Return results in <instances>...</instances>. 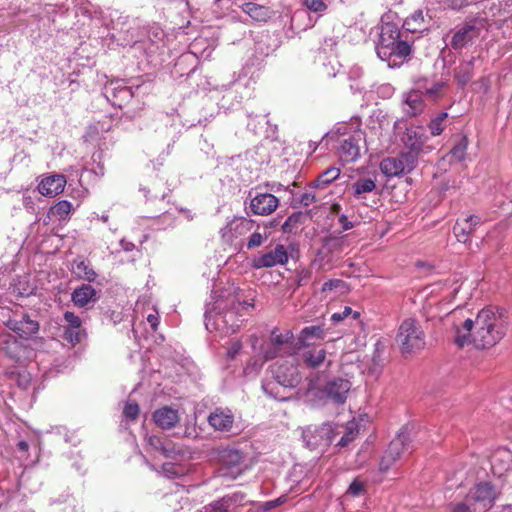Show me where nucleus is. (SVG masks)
<instances>
[{
    "instance_id": "obj_1",
    "label": "nucleus",
    "mask_w": 512,
    "mask_h": 512,
    "mask_svg": "<svg viewBox=\"0 0 512 512\" xmlns=\"http://www.w3.org/2000/svg\"><path fill=\"white\" fill-rule=\"evenodd\" d=\"M506 330L507 321L503 312L483 308L475 320L468 318L455 326L454 343L460 348L473 344L477 349H487L500 342Z\"/></svg>"
},
{
    "instance_id": "obj_2",
    "label": "nucleus",
    "mask_w": 512,
    "mask_h": 512,
    "mask_svg": "<svg viewBox=\"0 0 512 512\" xmlns=\"http://www.w3.org/2000/svg\"><path fill=\"white\" fill-rule=\"evenodd\" d=\"M396 341L402 354H410L425 346V333L415 318H406L399 326Z\"/></svg>"
},
{
    "instance_id": "obj_3",
    "label": "nucleus",
    "mask_w": 512,
    "mask_h": 512,
    "mask_svg": "<svg viewBox=\"0 0 512 512\" xmlns=\"http://www.w3.org/2000/svg\"><path fill=\"white\" fill-rule=\"evenodd\" d=\"M484 25L480 20H471L461 26H457L445 38L453 50L461 51L472 46L481 36Z\"/></svg>"
},
{
    "instance_id": "obj_4",
    "label": "nucleus",
    "mask_w": 512,
    "mask_h": 512,
    "mask_svg": "<svg viewBox=\"0 0 512 512\" xmlns=\"http://www.w3.org/2000/svg\"><path fill=\"white\" fill-rule=\"evenodd\" d=\"M216 458L220 464L221 476L237 478L246 470V456L240 449L234 447L218 448Z\"/></svg>"
},
{
    "instance_id": "obj_5",
    "label": "nucleus",
    "mask_w": 512,
    "mask_h": 512,
    "mask_svg": "<svg viewBox=\"0 0 512 512\" xmlns=\"http://www.w3.org/2000/svg\"><path fill=\"white\" fill-rule=\"evenodd\" d=\"M112 21L121 31L130 34V38L127 39L128 42L137 43L143 41L144 37L149 38L152 42H156L157 40H161L164 34L157 26L141 28L138 19L130 20L128 16L119 15L116 20L113 19Z\"/></svg>"
},
{
    "instance_id": "obj_6",
    "label": "nucleus",
    "mask_w": 512,
    "mask_h": 512,
    "mask_svg": "<svg viewBox=\"0 0 512 512\" xmlns=\"http://www.w3.org/2000/svg\"><path fill=\"white\" fill-rule=\"evenodd\" d=\"M417 164L414 155L401 152L396 157L383 158L380 162V170L386 177L393 178L412 172Z\"/></svg>"
},
{
    "instance_id": "obj_7",
    "label": "nucleus",
    "mask_w": 512,
    "mask_h": 512,
    "mask_svg": "<svg viewBox=\"0 0 512 512\" xmlns=\"http://www.w3.org/2000/svg\"><path fill=\"white\" fill-rule=\"evenodd\" d=\"M339 433V431H334V427L331 424L325 423L319 427L306 428L302 433V438L305 445L309 449L314 450L320 447L329 446L334 441L335 436Z\"/></svg>"
},
{
    "instance_id": "obj_8",
    "label": "nucleus",
    "mask_w": 512,
    "mask_h": 512,
    "mask_svg": "<svg viewBox=\"0 0 512 512\" xmlns=\"http://www.w3.org/2000/svg\"><path fill=\"white\" fill-rule=\"evenodd\" d=\"M495 498L494 486L489 482H481L468 492L465 501L473 506L475 512H484L492 506Z\"/></svg>"
},
{
    "instance_id": "obj_9",
    "label": "nucleus",
    "mask_w": 512,
    "mask_h": 512,
    "mask_svg": "<svg viewBox=\"0 0 512 512\" xmlns=\"http://www.w3.org/2000/svg\"><path fill=\"white\" fill-rule=\"evenodd\" d=\"M271 373L273 380L282 386L283 391L296 387L301 380L298 367L288 361L275 363Z\"/></svg>"
},
{
    "instance_id": "obj_10",
    "label": "nucleus",
    "mask_w": 512,
    "mask_h": 512,
    "mask_svg": "<svg viewBox=\"0 0 512 512\" xmlns=\"http://www.w3.org/2000/svg\"><path fill=\"white\" fill-rule=\"evenodd\" d=\"M410 444L409 435L405 431H401L390 442L388 449L381 458L379 469L381 472H386L390 467L400 459L402 453L408 449Z\"/></svg>"
},
{
    "instance_id": "obj_11",
    "label": "nucleus",
    "mask_w": 512,
    "mask_h": 512,
    "mask_svg": "<svg viewBox=\"0 0 512 512\" xmlns=\"http://www.w3.org/2000/svg\"><path fill=\"white\" fill-rule=\"evenodd\" d=\"M350 389L351 383L349 380L335 377L328 380L319 391L327 401L340 405L346 402Z\"/></svg>"
},
{
    "instance_id": "obj_12",
    "label": "nucleus",
    "mask_w": 512,
    "mask_h": 512,
    "mask_svg": "<svg viewBox=\"0 0 512 512\" xmlns=\"http://www.w3.org/2000/svg\"><path fill=\"white\" fill-rule=\"evenodd\" d=\"M249 210L254 215L266 216L273 213L279 205L276 196L268 192L250 191Z\"/></svg>"
},
{
    "instance_id": "obj_13",
    "label": "nucleus",
    "mask_w": 512,
    "mask_h": 512,
    "mask_svg": "<svg viewBox=\"0 0 512 512\" xmlns=\"http://www.w3.org/2000/svg\"><path fill=\"white\" fill-rule=\"evenodd\" d=\"M288 252L284 245L277 244L273 249L259 253L252 259L255 269L271 268L276 265H285L288 262Z\"/></svg>"
},
{
    "instance_id": "obj_14",
    "label": "nucleus",
    "mask_w": 512,
    "mask_h": 512,
    "mask_svg": "<svg viewBox=\"0 0 512 512\" xmlns=\"http://www.w3.org/2000/svg\"><path fill=\"white\" fill-rule=\"evenodd\" d=\"M205 320L207 330H217L225 335L237 332L241 325V320H239L232 311L216 314L212 322L210 317L205 314Z\"/></svg>"
},
{
    "instance_id": "obj_15",
    "label": "nucleus",
    "mask_w": 512,
    "mask_h": 512,
    "mask_svg": "<svg viewBox=\"0 0 512 512\" xmlns=\"http://www.w3.org/2000/svg\"><path fill=\"white\" fill-rule=\"evenodd\" d=\"M427 140L428 136L422 126L411 125L407 127L402 138L404 146L409 149L405 153L414 155L415 160L418 162L419 155Z\"/></svg>"
},
{
    "instance_id": "obj_16",
    "label": "nucleus",
    "mask_w": 512,
    "mask_h": 512,
    "mask_svg": "<svg viewBox=\"0 0 512 512\" xmlns=\"http://www.w3.org/2000/svg\"><path fill=\"white\" fill-rule=\"evenodd\" d=\"M6 326L22 339H29L37 334L40 329L39 322L28 314H22L20 319L12 318L6 322Z\"/></svg>"
},
{
    "instance_id": "obj_17",
    "label": "nucleus",
    "mask_w": 512,
    "mask_h": 512,
    "mask_svg": "<svg viewBox=\"0 0 512 512\" xmlns=\"http://www.w3.org/2000/svg\"><path fill=\"white\" fill-rule=\"evenodd\" d=\"M245 495L242 492H234L223 496L203 508V512H235L244 504Z\"/></svg>"
},
{
    "instance_id": "obj_18",
    "label": "nucleus",
    "mask_w": 512,
    "mask_h": 512,
    "mask_svg": "<svg viewBox=\"0 0 512 512\" xmlns=\"http://www.w3.org/2000/svg\"><path fill=\"white\" fill-rule=\"evenodd\" d=\"M411 52V46L405 40H400L394 47L378 52V57L386 61L389 67H396L403 63Z\"/></svg>"
},
{
    "instance_id": "obj_19",
    "label": "nucleus",
    "mask_w": 512,
    "mask_h": 512,
    "mask_svg": "<svg viewBox=\"0 0 512 512\" xmlns=\"http://www.w3.org/2000/svg\"><path fill=\"white\" fill-rule=\"evenodd\" d=\"M209 425L216 431L230 432L234 423V414L228 408H215L208 416Z\"/></svg>"
},
{
    "instance_id": "obj_20",
    "label": "nucleus",
    "mask_w": 512,
    "mask_h": 512,
    "mask_svg": "<svg viewBox=\"0 0 512 512\" xmlns=\"http://www.w3.org/2000/svg\"><path fill=\"white\" fill-rule=\"evenodd\" d=\"M64 326L63 338L71 344L79 343L83 335L82 321L75 313L66 311L64 313Z\"/></svg>"
},
{
    "instance_id": "obj_21",
    "label": "nucleus",
    "mask_w": 512,
    "mask_h": 512,
    "mask_svg": "<svg viewBox=\"0 0 512 512\" xmlns=\"http://www.w3.org/2000/svg\"><path fill=\"white\" fill-rule=\"evenodd\" d=\"M293 334L290 330H286L281 333L278 328H275L271 332L270 345L271 347L264 350V357L267 360L277 357L282 347L291 342Z\"/></svg>"
},
{
    "instance_id": "obj_22",
    "label": "nucleus",
    "mask_w": 512,
    "mask_h": 512,
    "mask_svg": "<svg viewBox=\"0 0 512 512\" xmlns=\"http://www.w3.org/2000/svg\"><path fill=\"white\" fill-rule=\"evenodd\" d=\"M425 109L423 96L417 91H408L402 95V110L409 117L420 115Z\"/></svg>"
},
{
    "instance_id": "obj_23",
    "label": "nucleus",
    "mask_w": 512,
    "mask_h": 512,
    "mask_svg": "<svg viewBox=\"0 0 512 512\" xmlns=\"http://www.w3.org/2000/svg\"><path fill=\"white\" fill-rule=\"evenodd\" d=\"M66 185V179L61 174H53L41 180L38 185L40 194L48 197H54L63 192Z\"/></svg>"
},
{
    "instance_id": "obj_24",
    "label": "nucleus",
    "mask_w": 512,
    "mask_h": 512,
    "mask_svg": "<svg viewBox=\"0 0 512 512\" xmlns=\"http://www.w3.org/2000/svg\"><path fill=\"white\" fill-rule=\"evenodd\" d=\"M360 136H349L340 141L338 153L343 162L351 163L356 161L360 156L359 147Z\"/></svg>"
},
{
    "instance_id": "obj_25",
    "label": "nucleus",
    "mask_w": 512,
    "mask_h": 512,
    "mask_svg": "<svg viewBox=\"0 0 512 512\" xmlns=\"http://www.w3.org/2000/svg\"><path fill=\"white\" fill-rule=\"evenodd\" d=\"M71 299L75 306L82 308L97 302L99 295L90 284H82L72 292Z\"/></svg>"
},
{
    "instance_id": "obj_26",
    "label": "nucleus",
    "mask_w": 512,
    "mask_h": 512,
    "mask_svg": "<svg viewBox=\"0 0 512 512\" xmlns=\"http://www.w3.org/2000/svg\"><path fill=\"white\" fill-rule=\"evenodd\" d=\"M153 420L162 429H171L179 422L178 411L170 407H162L153 413Z\"/></svg>"
},
{
    "instance_id": "obj_27",
    "label": "nucleus",
    "mask_w": 512,
    "mask_h": 512,
    "mask_svg": "<svg viewBox=\"0 0 512 512\" xmlns=\"http://www.w3.org/2000/svg\"><path fill=\"white\" fill-rule=\"evenodd\" d=\"M71 272L77 279L94 282L97 278V273L92 268L89 261L82 257L73 260L71 264Z\"/></svg>"
},
{
    "instance_id": "obj_28",
    "label": "nucleus",
    "mask_w": 512,
    "mask_h": 512,
    "mask_svg": "<svg viewBox=\"0 0 512 512\" xmlns=\"http://www.w3.org/2000/svg\"><path fill=\"white\" fill-rule=\"evenodd\" d=\"M254 226V221L251 219H247L244 217L235 218L232 222H230L225 228L221 230L222 237H227V234L230 233V237H239L244 235L245 233L252 230Z\"/></svg>"
},
{
    "instance_id": "obj_29",
    "label": "nucleus",
    "mask_w": 512,
    "mask_h": 512,
    "mask_svg": "<svg viewBox=\"0 0 512 512\" xmlns=\"http://www.w3.org/2000/svg\"><path fill=\"white\" fill-rule=\"evenodd\" d=\"M476 57L472 56L469 60H463L454 69V78L461 87L466 86L474 75V63Z\"/></svg>"
},
{
    "instance_id": "obj_30",
    "label": "nucleus",
    "mask_w": 512,
    "mask_h": 512,
    "mask_svg": "<svg viewBox=\"0 0 512 512\" xmlns=\"http://www.w3.org/2000/svg\"><path fill=\"white\" fill-rule=\"evenodd\" d=\"M400 30L393 23H386L381 26L379 41L376 46V52H381L388 48L390 43L397 38H400Z\"/></svg>"
},
{
    "instance_id": "obj_31",
    "label": "nucleus",
    "mask_w": 512,
    "mask_h": 512,
    "mask_svg": "<svg viewBox=\"0 0 512 512\" xmlns=\"http://www.w3.org/2000/svg\"><path fill=\"white\" fill-rule=\"evenodd\" d=\"M326 335L325 329L321 325H312L304 327L298 337V341L303 346H310L316 340L324 339Z\"/></svg>"
},
{
    "instance_id": "obj_32",
    "label": "nucleus",
    "mask_w": 512,
    "mask_h": 512,
    "mask_svg": "<svg viewBox=\"0 0 512 512\" xmlns=\"http://www.w3.org/2000/svg\"><path fill=\"white\" fill-rule=\"evenodd\" d=\"M340 169L337 167H329L325 171H323L317 179L312 181L309 184L310 189H325L329 186L333 181H335L340 176Z\"/></svg>"
},
{
    "instance_id": "obj_33",
    "label": "nucleus",
    "mask_w": 512,
    "mask_h": 512,
    "mask_svg": "<svg viewBox=\"0 0 512 512\" xmlns=\"http://www.w3.org/2000/svg\"><path fill=\"white\" fill-rule=\"evenodd\" d=\"M242 10L255 21L265 22L270 18V9L268 7L253 2L244 3Z\"/></svg>"
},
{
    "instance_id": "obj_34",
    "label": "nucleus",
    "mask_w": 512,
    "mask_h": 512,
    "mask_svg": "<svg viewBox=\"0 0 512 512\" xmlns=\"http://www.w3.org/2000/svg\"><path fill=\"white\" fill-rule=\"evenodd\" d=\"M406 31L416 33L426 29L424 14L422 10H416L413 14L406 18L403 23Z\"/></svg>"
},
{
    "instance_id": "obj_35",
    "label": "nucleus",
    "mask_w": 512,
    "mask_h": 512,
    "mask_svg": "<svg viewBox=\"0 0 512 512\" xmlns=\"http://www.w3.org/2000/svg\"><path fill=\"white\" fill-rule=\"evenodd\" d=\"M262 389L266 395L278 401H286L290 398V395L287 394V390L283 391L282 386L274 380L264 381L262 383Z\"/></svg>"
},
{
    "instance_id": "obj_36",
    "label": "nucleus",
    "mask_w": 512,
    "mask_h": 512,
    "mask_svg": "<svg viewBox=\"0 0 512 512\" xmlns=\"http://www.w3.org/2000/svg\"><path fill=\"white\" fill-rule=\"evenodd\" d=\"M353 196L361 199L364 194L372 192L376 188V182L371 178H359L352 185Z\"/></svg>"
},
{
    "instance_id": "obj_37",
    "label": "nucleus",
    "mask_w": 512,
    "mask_h": 512,
    "mask_svg": "<svg viewBox=\"0 0 512 512\" xmlns=\"http://www.w3.org/2000/svg\"><path fill=\"white\" fill-rule=\"evenodd\" d=\"M188 469L185 465L175 462H166L161 466V473L168 479L184 476Z\"/></svg>"
},
{
    "instance_id": "obj_38",
    "label": "nucleus",
    "mask_w": 512,
    "mask_h": 512,
    "mask_svg": "<svg viewBox=\"0 0 512 512\" xmlns=\"http://www.w3.org/2000/svg\"><path fill=\"white\" fill-rule=\"evenodd\" d=\"M326 351L324 349H312L303 353L304 362L312 367H319L325 360Z\"/></svg>"
},
{
    "instance_id": "obj_39",
    "label": "nucleus",
    "mask_w": 512,
    "mask_h": 512,
    "mask_svg": "<svg viewBox=\"0 0 512 512\" xmlns=\"http://www.w3.org/2000/svg\"><path fill=\"white\" fill-rule=\"evenodd\" d=\"M307 219V214L302 211L292 213L283 223L282 231L284 233H292L300 224Z\"/></svg>"
},
{
    "instance_id": "obj_40",
    "label": "nucleus",
    "mask_w": 512,
    "mask_h": 512,
    "mask_svg": "<svg viewBox=\"0 0 512 512\" xmlns=\"http://www.w3.org/2000/svg\"><path fill=\"white\" fill-rule=\"evenodd\" d=\"M160 453L166 458L178 459L186 454V450L170 440H165Z\"/></svg>"
},
{
    "instance_id": "obj_41",
    "label": "nucleus",
    "mask_w": 512,
    "mask_h": 512,
    "mask_svg": "<svg viewBox=\"0 0 512 512\" xmlns=\"http://www.w3.org/2000/svg\"><path fill=\"white\" fill-rule=\"evenodd\" d=\"M358 435L357 424L354 422H349L348 425L344 428L343 435L337 441L336 446L344 448L347 447Z\"/></svg>"
},
{
    "instance_id": "obj_42",
    "label": "nucleus",
    "mask_w": 512,
    "mask_h": 512,
    "mask_svg": "<svg viewBox=\"0 0 512 512\" xmlns=\"http://www.w3.org/2000/svg\"><path fill=\"white\" fill-rule=\"evenodd\" d=\"M447 117V112H441L430 120L428 128L432 136H439L444 131Z\"/></svg>"
},
{
    "instance_id": "obj_43",
    "label": "nucleus",
    "mask_w": 512,
    "mask_h": 512,
    "mask_svg": "<svg viewBox=\"0 0 512 512\" xmlns=\"http://www.w3.org/2000/svg\"><path fill=\"white\" fill-rule=\"evenodd\" d=\"M132 97L133 92L130 87L121 86L113 89V98L115 99L113 101L114 105H118L119 107H121L123 102L131 100Z\"/></svg>"
},
{
    "instance_id": "obj_44",
    "label": "nucleus",
    "mask_w": 512,
    "mask_h": 512,
    "mask_svg": "<svg viewBox=\"0 0 512 512\" xmlns=\"http://www.w3.org/2000/svg\"><path fill=\"white\" fill-rule=\"evenodd\" d=\"M446 87V82L444 81H433L426 89V93L424 96H426L428 99L432 101H436L443 97L444 95V89Z\"/></svg>"
},
{
    "instance_id": "obj_45",
    "label": "nucleus",
    "mask_w": 512,
    "mask_h": 512,
    "mask_svg": "<svg viewBox=\"0 0 512 512\" xmlns=\"http://www.w3.org/2000/svg\"><path fill=\"white\" fill-rule=\"evenodd\" d=\"M473 232L472 227H468L463 221H457L453 227V233L457 240L461 243H466L469 240L471 233Z\"/></svg>"
},
{
    "instance_id": "obj_46",
    "label": "nucleus",
    "mask_w": 512,
    "mask_h": 512,
    "mask_svg": "<svg viewBox=\"0 0 512 512\" xmlns=\"http://www.w3.org/2000/svg\"><path fill=\"white\" fill-rule=\"evenodd\" d=\"M72 204L69 201L62 200L54 205L50 212L53 216L59 219H65L71 212Z\"/></svg>"
},
{
    "instance_id": "obj_47",
    "label": "nucleus",
    "mask_w": 512,
    "mask_h": 512,
    "mask_svg": "<svg viewBox=\"0 0 512 512\" xmlns=\"http://www.w3.org/2000/svg\"><path fill=\"white\" fill-rule=\"evenodd\" d=\"M468 146V139L466 136H462L456 142V144L451 149L450 153L453 158L461 161L465 158V153Z\"/></svg>"
},
{
    "instance_id": "obj_48",
    "label": "nucleus",
    "mask_w": 512,
    "mask_h": 512,
    "mask_svg": "<svg viewBox=\"0 0 512 512\" xmlns=\"http://www.w3.org/2000/svg\"><path fill=\"white\" fill-rule=\"evenodd\" d=\"M16 343V338L12 334L5 333L0 335V348L3 349L11 358L16 356L14 351L11 349V346L16 345Z\"/></svg>"
},
{
    "instance_id": "obj_49",
    "label": "nucleus",
    "mask_w": 512,
    "mask_h": 512,
    "mask_svg": "<svg viewBox=\"0 0 512 512\" xmlns=\"http://www.w3.org/2000/svg\"><path fill=\"white\" fill-rule=\"evenodd\" d=\"M303 5L311 12L323 13L327 10L326 0H303Z\"/></svg>"
},
{
    "instance_id": "obj_50",
    "label": "nucleus",
    "mask_w": 512,
    "mask_h": 512,
    "mask_svg": "<svg viewBox=\"0 0 512 512\" xmlns=\"http://www.w3.org/2000/svg\"><path fill=\"white\" fill-rule=\"evenodd\" d=\"M248 118L249 121L247 123V128L255 134L259 133L264 126V117L259 115L248 114ZM265 123L267 124L268 121H265Z\"/></svg>"
},
{
    "instance_id": "obj_51",
    "label": "nucleus",
    "mask_w": 512,
    "mask_h": 512,
    "mask_svg": "<svg viewBox=\"0 0 512 512\" xmlns=\"http://www.w3.org/2000/svg\"><path fill=\"white\" fill-rule=\"evenodd\" d=\"M139 412H140V408L136 402H128L124 406L123 416L126 419L135 421L138 418Z\"/></svg>"
},
{
    "instance_id": "obj_52",
    "label": "nucleus",
    "mask_w": 512,
    "mask_h": 512,
    "mask_svg": "<svg viewBox=\"0 0 512 512\" xmlns=\"http://www.w3.org/2000/svg\"><path fill=\"white\" fill-rule=\"evenodd\" d=\"M365 493V484L358 480L354 479L352 483L349 485L346 494L352 497H359Z\"/></svg>"
},
{
    "instance_id": "obj_53",
    "label": "nucleus",
    "mask_w": 512,
    "mask_h": 512,
    "mask_svg": "<svg viewBox=\"0 0 512 512\" xmlns=\"http://www.w3.org/2000/svg\"><path fill=\"white\" fill-rule=\"evenodd\" d=\"M349 315H353V318L357 319V318H359L360 313L353 311L350 307L346 306L342 312L333 313L331 316V321L334 324H337V323L341 322L342 320H344Z\"/></svg>"
},
{
    "instance_id": "obj_54",
    "label": "nucleus",
    "mask_w": 512,
    "mask_h": 512,
    "mask_svg": "<svg viewBox=\"0 0 512 512\" xmlns=\"http://www.w3.org/2000/svg\"><path fill=\"white\" fill-rule=\"evenodd\" d=\"M314 189H310L309 187L307 188V190L300 195V197L294 201H296L299 205H302V206H309L310 204L312 203H315L318 198L316 196V194L313 192Z\"/></svg>"
},
{
    "instance_id": "obj_55",
    "label": "nucleus",
    "mask_w": 512,
    "mask_h": 512,
    "mask_svg": "<svg viewBox=\"0 0 512 512\" xmlns=\"http://www.w3.org/2000/svg\"><path fill=\"white\" fill-rule=\"evenodd\" d=\"M266 239H267L266 235H262L259 232H254V233L251 234V236L248 239L247 248L248 249H253V248L259 247V246H261L263 244V242Z\"/></svg>"
},
{
    "instance_id": "obj_56",
    "label": "nucleus",
    "mask_w": 512,
    "mask_h": 512,
    "mask_svg": "<svg viewBox=\"0 0 512 512\" xmlns=\"http://www.w3.org/2000/svg\"><path fill=\"white\" fill-rule=\"evenodd\" d=\"M432 82L429 81L426 77L418 78L414 82V87L411 89L412 91H417L421 96H424L426 93V89L430 87Z\"/></svg>"
},
{
    "instance_id": "obj_57",
    "label": "nucleus",
    "mask_w": 512,
    "mask_h": 512,
    "mask_svg": "<svg viewBox=\"0 0 512 512\" xmlns=\"http://www.w3.org/2000/svg\"><path fill=\"white\" fill-rule=\"evenodd\" d=\"M345 285H346L345 282L341 279H330L323 283L322 291L323 292L332 291L335 289L342 288Z\"/></svg>"
},
{
    "instance_id": "obj_58",
    "label": "nucleus",
    "mask_w": 512,
    "mask_h": 512,
    "mask_svg": "<svg viewBox=\"0 0 512 512\" xmlns=\"http://www.w3.org/2000/svg\"><path fill=\"white\" fill-rule=\"evenodd\" d=\"M338 39L335 36H327L323 39L320 49L323 52H330L337 46Z\"/></svg>"
},
{
    "instance_id": "obj_59",
    "label": "nucleus",
    "mask_w": 512,
    "mask_h": 512,
    "mask_svg": "<svg viewBox=\"0 0 512 512\" xmlns=\"http://www.w3.org/2000/svg\"><path fill=\"white\" fill-rule=\"evenodd\" d=\"M147 444L155 451L161 452L163 443L165 440L161 439L156 435H150L146 437Z\"/></svg>"
},
{
    "instance_id": "obj_60",
    "label": "nucleus",
    "mask_w": 512,
    "mask_h": 512,
    "mask_svg": "<svg viewBox=\"0 0 512 512\" xmlns=\"http://www.w3.org/2000/svg\"><path fill=\"white\" fill-rule=\"evenodd\" d=\"M241 349L242 343L239 340H232L227 350V357L229 359H234Z\"/></svg>"
},
{
    "instance_id": "obj_61",
    "label": "nucleus",
    "mask_w": 512,
    "mask_h": 512,
    "mask_svg": "<svg viewBox=\"0 0 512 512\" xmlns=\"http://www.w3.org/2000/svg\"><path fill=\"white\" fill-rule=\"evenodd\" d=\"M469 4V0H444V5L454 10H459Z\"/></svg>"
},
{
    "instance_id": "obj_62",
    "label": "nucleus",
    "mask_w": 512,
    "mask_h": 512,
    "mask_svg": "<svg viewBox=\"0 0 512 512\" xmlns=\"http://www.w3.org/2000/svg\"><path fill=\"white\" fill-rule=\"evenodd\" d=\"M481 222V217L478 215H470L464 219V224H466L468 227H472L473 231Z\"/></svg>"
},
{
    "instance_id": "obj_63",
    "label": "nucleus",
    "mask_w": 512,
    "mask_h": 512,
    "mask_svg": "<svg viewBox=\"0 0 512 512\" xmlns=\"http://www.w3.org/2000/svg\"><path fill=\"white\" fill-rule=\"evenodd\" d=\"M183 435L187 438H196L198 436V432L195 423L186 424Z\"/></svg>"
},
{
    "instance_id": "obj_64",
    "label": "nucleus",
    "mask_w": 512,
    "mask_h": 512,
    "mask_svg": "<svg viewBox=\"0 0 512 512\" xmlns=\"http://www.w3.org/2000/svg\"><path fill=\"white\" fill-rule=\"evenodd\" d=\"M338 222L341 225L343 231L350 230L354 227L353 223L348 220V217L345 214L339 215Z\"/></svg>"
}]
</instances>
